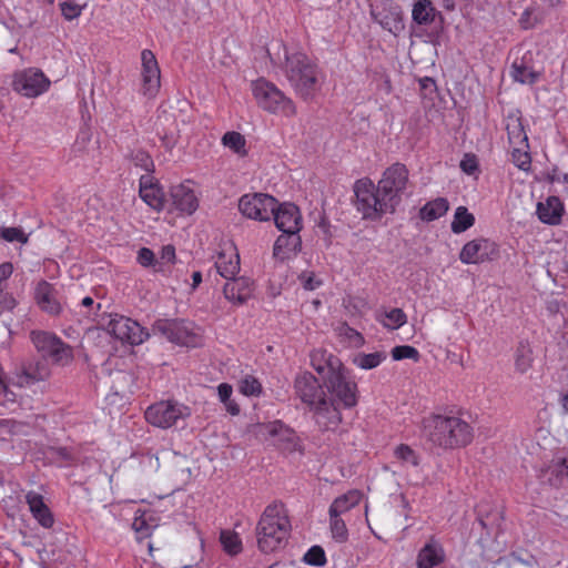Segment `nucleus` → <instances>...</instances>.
Returning <instances> with one entry per match:
<instances>
[{"label": "nucleus", "instance_id": "obj_1", "mask_svg": "<svg viewBox=\"0 0 568 568\" xmlns=\"http://www.w3.org/2000/svg\"><path fill=\"white\" fill-rule=\"evenodd\" d=\"M422 435L432 446L450 450L468 446L474 439V428L453 412L433 413L422 419Z\"/></svg>", "mask_w": 568, "mask_h": 568}, {"label": "nucleus", "instance_id": "obj_2", "mask_svg": "<svg viewBox=\"0 0 568 568\" xmlns=\"http://www.w3.org/2000/svg\"><path fill=\"white\" fill-rule=\"evenodd\" d=\"M283 71L292 90L303 101L311 102L322 90L325 74L318 64L302 51L285 49Z\"/></svg>", "mask_w": 568, "mask_h": 568}, {"label": "nucleus", "instance_id": "obj_3", "mask_svg": "<svg viewBox=\"0 0 568 568\" xmlns=\"http://www.w3.org/2000/svg\"><path fill=\"white\" fill-rule=\"evenodd\" d=\"M291 528L284 504L275 501L268 505L256 526L258 549L265 554L275 551L287 540Z\"/></svg>", "mask_w": 568, "mask_h": 568}, {"label": "nucleus", "instance_id": "obj_4", "mask_svg": "<svg viewBox=\"0 0 568 568\" xmlns=\"http://www.w3.org/2000/svg\"><path fill=\"white\" fill-rule=\"evenodd\" d=\"M355 205L363 219L378 220L386 213L395 211L394 204L386 199L378 186L369 179L357 180L354 184Z\"/></svg>", "mask_w": 568, "mask_h": 568}, {"label": "nucleus", "instance_id": "obj_5", "mask_svg": "<svg viewBox=\"0 0 568 568\" xmlns=\"http://www.w3.org/2000/svg\"><path fill=\"white\" fill-rule=\"evenodd\" d=\"M153 328L174 344L192 348L203 345L202 329L192 322L159 320L154 323Z\"/></svg>", "mask_w": 568, "mask_h": 568}, {"label": "nucleus", "instance_id": "obj_6", "mask_svg": "<svg viewBox=\"0 0 568 568\" xmlns=\"http://www.w3.org/2000/svg\"><path fill=\"white\" fill-rule=\"evenodd\" d=\"M30 338L43 359H50L59 366H68L73 362V348L54 333L32 331Z\"/></svg>", "mask_w": 568, "mask_h": 568}, {"label": "nucleus", "instance_id": "obj_7", "mask_svg": "<svg viewBox=\"0 0 568 568\" xmlns=\"http://www.w3.org/2000/svg\"><path fill=\"white\" fill-rule=\"evenodd\" d=\"M253 94L257 104L267 112L281 113L286 116L296 114V106L292 99L271 82L264 80L254 82Z\"/></svg>", "mask_w": 568, "mask_h": 568}, {"label": "nucleus", "instance_id": "obj_8", "mask_svg": "<svg viewBox=\"0 0 568 568\" xmlns=\"http://www.w3.org/2000/svg\"><path fill=\"white\" fill-rule=\"evenodd\" d=\"M323 384L334 399L338 400L344 407L351 408L357 404V384L344 365L328 374Z\"/></svg>", "mask_w": 568, "mask_h": 568}, {"label": "nucleus", "instance_id": "obj_9", "mask_svg": "<svg viewBox=\"0 0 568 568\" xmlns=\"http://www.w3.org/2000/svg\"><path fill=\"white\" fill-rule=\"evenodd\" d=\"M191 409L189 406L174 402L162 400L148 407L145 410V419L153 426L160 428H170L176 424L179 419L190 417Z\"/></svg>", "mask_w": 568, "mask_h": 568}, {"label": "nucleus", "instance_id": "obj_10", "mask_svg": "<svg viewBox=\"0 0 568 568\" xmlns=\"http://www.w3.org/2000/svg\"><path fill=\"white\" fill-rule=\"evenodd\" d=\"M50 80L34 68L24 69L13 74L12 89L26 98H37L50 88Z\"/></svg>", "mask_w": 568, "mask_h": 568}, {"label": "nucleus", "instance_id": "obj_11", "mask_svg": "<svg viewBox=\"0 0 568 568\" xmlns=\"http://www.w3.org/2000/svg\"><path fill=\"white\" fill-rule=\"evenodd\" d=\"M277 200L266 193H248L241 196L239 201L240 212L251 220L270 221Z\"/></svg>", "mask_w": 568, "mask_h": 568}, {"label": "nucleus", "instance_id": "obj_12", "mask_svg": "<svg viewBox=\"0 0 568 568\" xmlns=\"http://www.w3.org/2000/svg\"><path fill=\"white\" fill-rule=\"evenodd\" d=\"M408 183V170L403 163H394L387 168L378 182V190L394 204V209L400 201V194Z\"/></svg>", "mask_w": 568, "mask_h": 568}, {"label": "nucleus", "instance_id": "obj_13", "mask_svg": "<svg viewBox=\"0 0 568 568\" xmlns=\"http://www.w3.org/2000/svg\"><path fill=\"white\" fill-rule=\"evenodd\" d=\"M106 331L122 343L140 345L149 337V333L135 321L123 315L111 316Z\"/></svg>", "mask_w": 568, "mask_h": 568}, {"label": "nucleus", "instance_id": "obj_14", "mask_svg": "<svg viewBox=\"0 0 568 568\" xmlns=\"http://www.w3.org/2000/svg\"><path fill=\"white\" fill-rule=\"evenodd\" d=\"M499 256V246L496 242L477 237L468 241L459 252V260L464 264H481L491 262Z\"/></svg>", "mask_w": 568, "mask_h": 568}, {"label": "nucleus", "instance_id": "obj_15", "mask_svg": "<svg viewBox=\"0 0 568 568\" xmlns=\"http://www.w3.org/2000/svg\"><path fill=\"white\" fill-rule=\"evenodd\" d=\"M294 390L296 396L306 404L311 410L326 399L323 386L311 372L297 374L294 381Z\"/></svg>", "mask_w": 568, "mask_h": 568}, {"label": "nucleus", "instance_id": "obj_16", "mask_svg": "<svg viewBox=\"0 0 568 568\" xmlns=\"http://www.w3.org/2000/svg\"><path fill=\"white\" fill-rule=\"evenodd\" d=\"M142 62V93L148 98H154L160 90V68L154 53L144 49L141 52Z\"/></svg>", "mask_w": 568, "mask_h": 568}, {"label": "nucleus", "instance_id": "obj_17", "mask_svg": "<svg viewBox=\"0 0 568 568\" xmlns=\"http://www.w3.org/2000/svg\"><path fill=\"white\" fill-rule=\"evenodd\" d=\"M139 195L141 200L154 211L160 212L164 209V191L152 174H143L140 176Z\"/></svg>", "mask_w": 568, "mask_h": 568}, {"label": "nucleus", "instance_id": "obj_18", "mask_svg": "<svg viewBox=\"0 0 568 568\" xmlns=\"http://www.w3.org/2000/svg\"><path fill=\"white\" fill-rule=\"evenodd\" d=\"M272 217L281 232H300L302 230V214L293 203L278 204L277 201Z\"/></svg>", "mask_w": 568, "mask_h": 568}, {"label": "nucleus", "instance_id": "obj_19", "mask_svg": "<svg viewBox=\"0 0 568 568\" xmlns=\"http://www.w3.org/2000/svg\"><path fill=\"white\" fill-rule=\"evenodd\" d=\"M34 300L40 310L51 316H58L62 312V305L58 298V291L52 284L44 280L38 282L34 288Z\"/></svg>", "mask_w": 568, "mask_h": 568}, {"label": "nucleus", "instance_id": "obj_20", "mask_svg": "<svg viewBox=\"0 0 568 568\" xmlns=\"http://www.w3.org/2000/svg\"><path fill=\"white\" fill-rule=\"evenodd\" d=\"M254 291V282L245 276L226 278L223 293L226 300L235 304H244L252 297Z\"/></svg>", "mask_w": 568, "mask_h": 568}, {"label": "nucleus", "instance_id": "obj_21", "mask_svg": "<svg viewBox=\"0 0 568 568\" xmlns=\"http://www.w3.org/2000/svg\"><path fill=\"white\" fill-rule=\"evenodd\" d=\"M51 369L45 359L31 361L24 364L21 372L17 374V385L20 387H30L38 382L50 377Z\"/></svg>", "mask_w": 568, "mask_h": 568}, {"label": "nucleus", "instance_id": "obj_22", "mask_svg": "<svg viewBox=\"0 0 568 568\" xmlns=\"http://www.w3.org/2000/svg\"><path fill=\"white\" fill-rule=\"evenodd\" d=\"M445 560L446 552L442 542L430 537L417 555V568H435L445 564Z\"/></svg>", "mask_w": 568, "mask_h": 568}, {"label": "nucleus", "instance_id": "obj_23", "mask_svg": "<svg viewBox=\"0 0 568 568\" xmlns=\"http://www.w3.org/2000/svg\"><path fill=\"white\" fill-rule=\"evenodd\" d=\"M214 265L217 273L225 280L236 276L240 272V255L236 247L230 244L222 248L216 255Z\"/></svg>", "mask_w": 568, "mask_h": 568}, {"label": "nucleus", "instance_id": "obj_24", "mask_svg": "<svg viewBox=\"0 0 568 568\" xmlns=\"http://www.w3.org/2000/svg\"><path fill=\"white\" fill-rule=\"evenodd\" d=\"M26 501L33 518L43 528H51L54 524V517L50 508L45 505L43 496L37 491H29L26 495Z\"/></svg>", "mask_w": 568, "mask_h": 568}, {"label": "nucleus", "instance_id": "obj_25", "mask_svg": "<svg viewBox=\"0 0 568 568\" xmlns=\"http://www.w3.org/2000/svg\"><path fill=\"white\" fill-rule=\"evenodd\" d=\"M311 365L324 381L328 374L339 369L343 363L334 354L320 348L311 353Z\"/></svg>", "mask_w": 568, "mask_h": 568}, {"label": "nucleus", "instance_id": "obj_26", "mask_svg": "<svg viewBox=\"0 0 568 568\" xmlns=\"http://www.w3.org/2000/svg\"><path fill=\"white\" fill-rule=\"evenodd\" d=\"M171 196L176 210L185 214H192L199 206L194 191L186 184H179L171 189Z\"/></svg>", "mask_w": 568, "mask_h": 568}, {"label": "nucleus", "instance_id": "obj_27", "mask_svg": "<svg viewBox=\"0 0 568 568\" xmlns=\"http://www.w3.org/2000/svg\"><path fill=\"white\" fill-rule=\"evenodd\" d=\"M302 246L300 232H282L273 247V255L280 260H286L291 254H296Z\"/></svg>", "mask_w": 568, "mask_h": 568}, {"label": "nucleus", "instance_id": "obj_28", "mask_svg": "<svg viewBox=\"0 0 568 568\" xmlns=\"http://www.w3.org/2000/svg\"><path fill=\"white\" fill-rule=\"evenodd\" d=\"M564 212V204L558 196H549L546 202L537 205V215L545 224H560Z\"/></svg>", "mask_w": 568, "mask_h": 568}, {"label": "nucleus", "instance_id": "obj_29", "mask_svg": "<svg viewBox=\"0 0 568 568\" xmlns=\"http://www.w3.org/2000/svg\"><path fill=\"white\" fill-rule=\"evenodd\" d=\"M315 420L323 429H334L342 420L339 409L327 398L314 409Z\"/></svg>", "mask_w": 568, "mask_h": 568}, {"label": "nucleus", "instance_id": "obj_30", "mask_svg": "<svg viewBox=\"0 0 568 568\" xmlns=\"http://www.w3.org/2000/svg\"><path fill=\"white\" fill-rule=\"evenodd\" d=\"M505 129L510 145H526L528 135L525 131L519 110L511 111L507 114L505 118Z\"/></svg>", "mask_w": 568, "mask_h": 568}, {"label": "nucleus", "instance_id": "obj_31", "mask_svg": "<svg viewBox=\"0 0 568 568\" xmlns=\"http://www.w3.org/2000/svg\"><path fill=\"white\" fill-rule=\"evenodd\" d=\"M568 477V458L550 464L541 471V479L552 487H560Z\"/></svg>", "mask_w": 568, "mask_h": 568}, {"label": "nucleus", "instance_id": "obj_32", "mask_svg": "<svg viewBox=\"0 0 568 568\" xmlns=\"http://www.w3.org/2000/svg\"><path fill=\"white\" fill-rule=\"evenodd\" d=\"M156 523L151 511L138 509L134 515L132 528L138 534L139 538H146L151 536L152 530L156 528Z\"/></svg>", "mask_w": 568, "mask_h": 568}, {"label": "nucleus", "instance_id": "obj_33", "mask_svg": "<svg viewBox=\"0 0 568 568\" xmlns=\"http://www.w3.org/2000/svg\"><path fill=\"white\" fill-rule=\"evenodd\" d=\"M362 493L359 490H349L346 494L337 497L329 506V514L341 515L348 511L353 507L357 506L362 499Z\"/></svg>", "mask_w": 568, "mask_h": 568}, {"label": "nucleus", "instance_id": "obj_34", "mask_svg": "<svg viewBox=\"0 0 568 568\" xmlns=\"http://www.w3.org/2000/svg\"><path fill=\"white\" fill-rule=\"evenodd\" d=\"M449 210V203L445 197H437L427 202L420 210L419 216L423 221H434L444 216Z\"/></svg>", "mask_w": 568, "mask_h": 568}, {"label": "nucleus", "instance_id": "obj_35", "mask_svg": "<svg viewBox=\"0 0 568 568\" xmlns=\"http://www.w3.org/2000/svg\"><path fill=\"white\" fill-rule=\"evenodd\" d=\"M540 72L527 65L524 60L515 61L511 65V77L521 84H534L540 78Z\"/></svg>", "mask_w": 568, "mask_h": 568}, {"label": "nucleus", "instance_id": "obj_36", "mask_svg": "<svg viewBox=\"0 0 568 568\" xmlns=\"http://www.w3.org/2000/svg\"><path fill=\"white\" fill-rule=\"evenodd\" d=\"M532 349L528 342H519L515 352V367L520 374H525L532 366Z\"/></svg>", "mask_w": 568, "mask_h": 568}, {"label": "nucleus", "instance_id": "obj_37", "mask_svg": "<svg viewBox=\"0 0 568 568\" xmlns=\"http://www.w3.org/2000/svg\"><path fill=\"white\" fill-rule=\"evenodd\" d=\"M475 224V216L468 211L466 206H458L455 210L454 217L450 224V230L455 234H460Z\"/></svg>", "mask_w": 568, "mask_h": 568}, {"label": "nucleus", "instance_id": "obj_38", "mask_svg": "<svg viewBox=\"0 0 568 568\" xmlns=\"http://www.w3.org/2000/svg\"><path fill=\"white\" fill-rule=\"evenodd\" d=\"M436 10L429 0L417 1L412 11L413 20L417 24H429L435 20Z\"/></svg>", "mask_w": 568, "mask_h": 568}, {"label": "nucleus", "instance_id": "obj_39", "mask_svg": "<svg viewBox=\"0 0 568 568\" xmlns=\"http://www.w3.org/2000/svg\"><path fill=\"white\" fill-rule=\"evenodd\" d=\"M373 14L375 20L382 26L383 29L394 34L404 28L400 12L397 10L389 11L388 13L377 12Z\"/></svg>", "mask_w": 568, "mask_h": 568}, {"label": "nucleus", "instance_id": "obj_40", "mask_svg": "<svg viewBox=\"0 0 568 568\" xmlns=\"http://www.w3.org/2000/svg\"><path fill=\"white\" fill-rule=\"evenodd\" d=\"M220 542L223 550L230 556H236L243 549L241 537L237 532L230 529L221 530Z\"/></svg>", "mask_w": 568, "mask_h": 568}, {"label": "nucleus", "instance_id": "obj_41", "mask_svg": "<svg viewBox=\"0 0 568 568\" xmlns=\"http://www.w3.org/2000/svg\"><path fill=\"white\" fill-rule=\"evenodd\" d=\"M222 144L233 151L239 156H246V140L236 131H229L222 136Z\"/></svg>", "mask_w": 568, "mask_h": 568}, {"label": "nucleus", "instance_id": "obj_42", "mask_svg": "<svg viewBox=\"0 0 568 568\" xmlns=\"http://www.w3.org/2000/svg\"><path fill=\"white\" fill-rule=\"evenodd\" d=\"M233 388L227 383H222L217 386V395L224 407L232 416H237L241 412L239 404L231 398Z\"/></svg>", "mask_w": 568, "mask_h": 568}, {"label": "nucleus", "instance_id": "obj_43", "mask_svg": "<svg viewBox=\"0 0 568 568\" xmlns=\"http://www.w3.org/2000/svg\"><path fill=\"white\" fill-rule=\"evenodd\" d=\"M513 148L511 150V159L514 164L523 170L528 171L530 169L531 164V158L529 153V143L527 142L526 145H510Z\"/></svg>", "mask_w": 568, "mask_h": 568}, {"label": "nucleus", "instance_id": "obj_44", "mask_svg": "<svg viewBox=\"0 0 568 568\" xmlns=\"http://www.w3.org/2000/svg\"><path fill=\"white\" fill-rule=\"evenodd\" d=\"M378 321L388 329H397L406 324L407 316L402 308H393L386 312L383 318L378 317Z\"/></svg>", "mask_w": 568, "mask_h": 568}, {"label": "nucleus", "instance_id": "obj_45", "mask_svg": "<svg viewBox=\"0 0 568 568\" xmlns=\"http://www.w3.org/2000/svg\"><path fill=\"white\" fill-rule=\"evenodd\" d=\"M384 359H386V354L384 352H375L369 354H358L354 358V363L359 368L372 369L377 367Z\"/></svg>", "mask_w": 568, "mask_h": 568}, {"label": "nucleus", "instance_id": "obj_46", "mask_svg": "<svg viewBox=\"0 0 568 568\" xmlns=\"http://www.w3.org/2000/svg\"><path fill=\"white\" fill-rule=\"evenodd\" d=\"M131 162L135 168H140L151 174L154 171V162L151 155L144 150H135L131 153Z\"/></svg>", "mask_w": 568, "mask_h": 568}, {"label": "nucleus", "instance_id": "obj_47", "mask_svg": "<svg viewBox=\"0 0 568 568\" xmlns=\"http://www.w3.org/2000/svg\"><path fill=\"white\" fill-rule=\"evenodd\" d=\"M302 560L310 566H324L326 564L325 551L321 546L315 545L304 554Z\"/></svg>", "mask_w": 568, "mask_h": 568}, {"label": "nucleus", "instance_id": "obj_48", "mask_svg": "<svg viewBox=\"0 0 568 568\" xmlns=\"http://www.w3.org/2000/svg\"><path fill=\"white\" fill-rule=\"evenodd\" d=\"M240 392L245 396H258L262 393V385L254 376L246 375L239 385Z\"/></svg>", "mask_w": 568, "mask_h": 568}, {"label": "nucleus", "instance_id": "obj_49", "mask_svg": "<svg viewBox=\"0 0 568 568\" xmlns=\"http://www.w3.org/2000/svg\"><path fill=\"white\" fill-rule=\"evenodd\" d=\"M331 517V530L333 538L339 542H344L348 537V530L339 515L329 514Z\"/></svg>", "mask_w": 568, "mask_h": 568}, {"label": "nucleus", "instance_id": "obj_50", "mask_svg": "<svg viewBox=\"0 0 568 568\" xmlns=\"http://www.w3.org/2000/svg\"><path fill=\"white\" fill-rule=\"evenodd\" d=\"M395 457L410 466H417L418 465V456L416 453L405 444L398 445L394 450Z\"/></svg>", "mask_w": 568, "mask_h": 568}, {"label": "nucleus", "instance_id": "obj_51", "mask_svg": "<svg viewBox=\"0 0 568 568\" xmlns=\"http://www.w3.org/2000/svg\"><path fill=\"white\" fill-rule=\"evenodd\" d=\"M392 357L395 361L413 359L414 362L419 361V352L410 345H399L392 349Z\"/></svg>", "mask_w": 568, "mask_h": 568}, {"label": "nucleus", "instance_id": "obj_52", "mask_svg": "<svg viewBox=\"0 0 568 568\" xmlns=\"http://www.w3.org/2000/svg\"><path fill=\"white\" fill-rule=\"evenodd\" d=\"M0 236L6 242H19L21 244H26L28 242V235L20 227H2L0 231Z\"/></svg>", "mask_w": 568, "mask_h": 568}, {"label": "nucleus", "instance_id": "obj_53", "mask_svg": "<svg viewBox=\"0 0 568 568\" xmlns=\"http://www.w3.org/2000/svg\"><path fill=\"white\" fill-rule=\"evenodd\" d=\"M59 7L64 19L71 21L82 13L83 7L70 0H60Z\"/></svg>", "mask_w": 568, "mask_h": 568}, {"label": "nucleus", "instance_id": "obj_54", "mask_svg": "<svg viewBox=\"0 0 568 568\" xmlns=\"http://www.w3.org/2000/svg\"><path fill=\"white\" fill-rule=\"evenodd\" d=\"M136 261L143 267H151L152 264L155 262V254L152 250L148 247H141L138 251Z\"/></svg>", "mask_w": 568, "mask_h": 568}, {"label": "nucleus", "instance_id": "obj_55", "mask_svg": "<svg viewBox=\"0 0 568 568\" xmlns=\"http://www.w3.org/2000/svg\"><path fill=\"white\" fill-rule=\"evenodd\" d=\"M7 285H0V314L16 306L13 296L6 292Z\"/></svg>", "mask_w": 568, "mask_h": 568}, {"label": "nucleus", "instance_id": "obj_56", "mask_svg": "<svg viewBox=\"0 0 568 568\" xmlns=\"http://www.w3.org/2000/svg\"><path fill=\"white\" fill-rule=\"evenodd\" d=\"M460 169L467 174H474L478 169L476 156L465 154V156L460 161Z\"/></svg>", "mask_w": 568, "mask_h": 568}, {"label": "nucleus", "instance_id": "obj_57", "mask_svg": "<svg viewBox=\"0 0 568 568\" xmlns=\"http://www.w3.org/2000/svg\"><path fill=\"white\" fill-rule=\"evenodd\" d=\"M159 258L165 264L173 265L176 260L175 247L171 244L163 246Z\"/></svg>", "mask_w": 568, "mask_h": 568}, {"label": "nucleus", "instance_id": "obj_58", "mask_svg": "<svg viewBox=\"0 0 568 568\" xmlns=\"http://www.w3.org/2000/svg\"><path fill=\"white\" fill-rule=\"evenodd\" d=\"M302 285L305 290L314 291L321 285V281L316 280L313 273H303L300 276Z\"/></svg>", "mask_w": 568, "mask_h": 568}, {"label": "nucleus", "instance_id": "obj_59", "mask_svg": "<svg viewBox=\"0 0 568 568\" xmlns=\"http://www.w3.org/2000/svg\"><path fill=\"white\" fill-rule=\"evenodd\" d=\"M264 429L272 437L280 435L283 430L287 432V429H285L283 423L280 420H275L273 423L266 424L264 426Z\"/></svg>", "mask_w": 568, "mask_h": 568}, {"label": "nucleus", "instance_id": "obj_60", "mask_svg": "<svg viewBox=\"0 0 568 568\" xmlns=\"http://www.w3.org/2000/svg\"><path fill=\"white\" fill-rule=\"evenodd\" d=\"M532 9L527 8L519 18V23L523 29H530L536 24V19H531Z\"/></svg>", "mask_w": 568, "mask_h": 568}, {"label": "nucleus", "instance_id": "obj_61", "mask_svg": "<svg viewBox=\"0 0 568 568\" xmlns=\"http://www.w3.org/2000/svg\"><path fill=\"white\" fill-rule=\"evenodd\" d=\"M13 272V265L10 262L0 264V285H7V280Z\"/></svg>", "mask_w": 568, "mask_h": 568}, {"label": "nucleus", "instance_id": "obj_62", "mask_svg": "<svg viewBox=\"0 0 568 568\" xmlns=\"http://www.w3.org/2000/svg\"><path fill=\"white\" fill-rule=\"evenodd\" d=\"M54 454L62 460L67 462V463H73L75 462V456L74 454L72 453L71 449L67 448V447H58L54 449Z\"/></svg>", "mask_w": 568, "mask_h": 568}, {"label": "nucleus", "instance_id": "obj_63", "mask_svg": "<svg viewBox=\"0 0 568 568\" xmlns=\"http://www.w3.org/2000/svg\"><path fill=\"white\" fill-rule=\"evenodd\" d=\"M550 183H562L568 185V173H558L557 170H554L552 174L548 176ZM564 193L568 195V186L565 189Z\"/></svg>", "mask_w": 568, "mask_h": 568}, {"label": "nucleus", "instance_id": "obj_64", "mask_svg": "<svg viewBox=\"0 0 568 568\" xmlns=\"http://www.w3.org/2000/svg\"><path fill=\"white\" fill-rule=\"evenodd\" d=\"M171 266L170 264H165L163 261H161L160 258L155 257V262L152 264V268L155 273H161L163 275H168L171 271Z\"/></svg>", "mask_w": 568, "mask_h": 568}]
</instances>
